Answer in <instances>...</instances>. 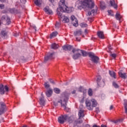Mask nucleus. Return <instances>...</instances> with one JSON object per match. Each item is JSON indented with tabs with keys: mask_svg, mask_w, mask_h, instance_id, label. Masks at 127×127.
I'll list each match as a JSON object with an SVG mask.
<instances>
[{
	"mask_svg": "<svg viewBox=\"0 0 127 127\" xmlns=\"http://www.w3.org/2000/svg\"><path fill=\"white\" fill-rule=\"evenodd\" d=\"M95 6L94 2L91 0H84V1L77 0L76 2L75 7L78 9L84 8L85 10L88 8H93Z\"/></svg>",
	"mask_w": 127,
	"mask_h": 127,
	"instance_id": "1",
	"label": "nucleus"
},
{
	"mask_svg": "<svg viewBox=\"0 0 127 127\" xmlns=\"http://www.w3.org/2000/svg\"><path fill=\"white\" fill-rule=\"evenodd\" d=\"M59 8L57 9V14L59 18H62V13L58 11L59 9L62 12H67L70 13L73 11V8L68 7L65 4V0H61L59 3Z\"/></svg>",
	"mask_w": 127,
	"mask_h": 127,
	"instance_id": "2",
	"label": "nucleus"
},
{
	"mask_svg": "<svg viewBox=\"0 0 127 127\" xmlns=\"http://www.w3.org/2000/svg\"><path fill=\"white\" fill-rule=\"evenodd\" d=\"M69 95L70 94L66 92H64L62 94L61 99L58 102V103L61 104V107L64 108V111H66L67 109V102H68Z\"/></svg>",
	"mask_w": 127,
	"mask_h": 127,
	"instance_id": "3",
	"label": "nucleus"
},
{
	"mask_svg": "<svg viewBox=\"0 0 127 127\" xmlns=\"http://www.w3.org/2000/svg\"><path fill=\"white\" fill-rule=\"evenodd\" d=\"M81 53L82 56L85 57L88 55L89 57L91 59V61L94 63H98L99 62V57L95 56V54L93 53H87L86 52H84V51L81 50Z\"/></svg>",
	"mask_w": 127,
	"mask_h": 127,
	"instance_id": "4",
	"label": "nucleus"
},
{
	"mask_svg": "<svg viewBox=\"0 0 127 127\" xmlns=\"http://www.w3.org/2000/svg\"><path fill=\"white\" fill-rule=\"evenodd\" d=\"M67 118L68 117H67L66 115H61L58 118V122L60 124H63L64 123H65V122H66Z\"/></svg>",
	"mask_w": 127,
	"mask_h": 127,
	"instance_id": "5",
	"label": "nucleus"
},
{
	"mask_svg": "<svg viewBox=\"0 0 127 127\" xmlns=\"http://www.w3.org/2000/svg\"><path fill=\"white\" fill-rule=\"evenodd\" d=\"M97 85H98L99 87H104V86H105V80H102V77L100 75L97 77Z\"/></svg>",
	"mask_w": 127,
	"mask_h": 127,
	"instance_id": "6",
	"label": "nucleus"
},
{
	"mask_svg": "<svg viewBox=\"0 0 127 127\" xmlns=\"http://www.w3.org/2000/svg\"><path fill=\"white\" fill-rule=\"evenodd\" d=\"M71 23L73 24V26H75V27H77L78 26V20H77V18L75 17V16L71 15L70 17Z\"/></svg>",
	"mask_w": 127,
	"mask_h": 127,
	"instance_id": "7",
	"label": "nucleus"
},
{
	"mask_svg": "<svg viewBox=\"0 0 127 127\" xmlns=\"http://www.w3.org/2000/svg\"><path fill=\"white\" fill-rule=\"evenodd\" d=\"M53 56H54V53L48 54L47 57H45V62H47L48 60H51V59H53Z\"/></svg>",
	"mask_w": 127,
	"mask_h": 127,
	"instance_id": "8",
	"label": "nucleus"
},
{
	"mask_svg": "<svg viewBox=\"0 0 127 127\" xmlns=\"http://www.w3.org/2000/svg\"><path fill=\"white\" fill-rule=\"evenodd\" d=\"M2 20H4V21H6V24L8 25L10 24V19H9V17L6 15L2 16L1 17Z\"/></svg>",
	"mask_w": 127,
	"mask_h": 127,
	"instance_id": "9",
	"label": "nucleus"
},
{
	"mask_svg": "<svg viewBox=\"0 0 127 127\" xmlns=\"http://www.w3.org/2000/svg\"><path fill=\"white\" fill-rule=\"evenodd\" d=\"M64 50L65 51H71L73 49V47L71 45H66L63 47Z\"/></svg>",
	"mask_w": 127,
	"mask_h": 127,
	"instance_id": "10",
	"label": "nucleus"
},
{
	"mask_svg": "<svg viewBox=\"0 0 127 127\" xmlns=\"http://www.w3.org/2000/svg\"><path fill=\"white\" fill-rule=\"evenodd\" d=\"M39 101L40 105L43 106L45 103V101L44 100V96H43V93L42 92L41 94V97L39 98Z\"/></svg>",
	"mask_w": 127,
	"mask_h": 127,
	"instance_id": "11",
	"label": "nucleus"
},
{
	"mask_svg": "<svg viewBox=\"0 0 127 127\" xmlns=\"http://www.w3.org/2000/svg\"><path fill=\"white\" fill-rule=\"evenodd\" d=\"M85 104L86 105L87 109H88V110H89L90 111H92V110H93V106L92 105H91V102L89 101H86Z\"/></svg>",
	"mask_w": 127,
	"mask_h": 127,
	"instance_id": "12",
	"label": "nucleus"
},
{
	"mask_svg": "<svg viewBox=\"0 0 127 127\" xmlns=\"http://www.w3.org/2000/svg\"><path fill=\"white\" fill-rule=\"evenodd\" d=\"M110 4L111 6H113L115 8H118V5L116 3V1L115 0H110Z\"/></svg>",
	"mask_w": 127,
	"mask_h": 127,
	"instance_id": "13",
	"label": "nucleus"
},
{
	"mask_svg": "<svg viewBox=\"0 0 127 127\" xmlns=\"http://www.w3.org/2000/svg\"><path fill=\"white\" fill-rule=\"evenodd\" d=\"M44 11L46 12L48 14H53V12H52V10L50 9L49 8V7L46 6L44 9Z\"/></svg>",
	"mask_w": 127,
	"mask_h": 127,
	"instance_id": "14",
	"label": "nucleus"
},
{
	"mask_svg": "<svg viewBox=\"0 0 127 127\" xmlns=\"http://www.w3.org/2000/svg\"><path fill=\"white\" fill-rule=\"evenodd\" d=\"M119 75L120 77L121 78H123V79H126L127 78V73H123V70H121L119 72Z\"/></svg>",
	"mask_w": 127,
	"mask_h": 127,
	"instance_id": "15",
	"label": "nucleus"
},
{
	"mask_svg": "<svg viewBox=\"0 0 127 127\" xmlns=\"http://www.w3.org/2000/svg\"><path fill=\"white\" fill-rule=\"evenodd\" d=\"M97 35L99 38H101V39H104V38H105L104 32H103L102 31H98L97 32Z\"/></svg>",
	"mask_w": 127,
	"mask_h": 127,
	"instance_id": "16",
	"label": "nucleus"
},
{
	"mask_svg": "<svg viewBox=\"0 0 127 127\" xmlns=\"http://www.w3.org/2000/svg\"><path fill=\"white\" fill-rule=\"evenodd\" d=\"M78 117H79V119H80V118H84V117H85V114H84V110H80L79 111Z\"/></svg>",
	"mask_w": 127,
	"mask_h": 127,
	"instance_id": "17",
	"label": "nucleus"
},
{
	"mask_svg": "<svg viewBox=\"0 0 127 127\" xmlns=\"http://www.w3.org/2000/svg\"><path fill=\"white\" fill-rule=\"evenodd\" d=\"M123 16L121 15L120 13L119 12H117L115 15V18L117 19V20H119V21H121V19H122V18Z\"/></svg>",
	"mask_w": 127,
	"mask_h": 127,
	"instance_id": "18",
	"label": "nucleus"
},
{
	"mask_svg": "<svg viewBox=\"0 0 127 127\" xmlns=\"http://www.w3.org/2000/svg\"><path fill=\"white\" fill-rule=\"evenodd\" d=\"M52 93H53V90L52 89H50L46 92V96L47 97H51Z\"/></svg>",
	"mask_w": 127,
	"mask_h": 127,
	"instance_id": "19",
	"label": "nucleus"
},
{
	"mask_svg": "<svg viewBox=\"0 0 127 127\" xmlns=\"http://www.w3.org/2000/svg\"><path fill=\"white\" fill-rule=\"evenodd\" d=\"M79 57H81V54L80 53L74 54L72 55V58L74 60L78 59V58H79Z\"/></svg>",
	"mask_w": 127,
	"mask_h": 127,
	"instance_id": "20",
	"label": "nucleus"
},
{
	"mask_svg": "<svg viewBox=\"0 0 127 127\" xmlns=\"http://www.w3.org/2000/svg\"><path fill=\"white\" fill-rule=\"evenodd\" d=\"M97 13V10L95 9H92L90 12H88V16H90V15H91V16H94L95 15V13Z\"/></svg>",
	"mask_w": 127,
	"mask_h": 127,
	"instance_id": "21",
	"label": "nucleus"
},
{
	"mask_svg": "<svg viewBox=\"0 0 127 127\" xmlns=\"http://www.w3.org/2000/svg\"><path fill=\"white\" fill-rule=\"evenodd\" d=\"M91 102H92L93 108H96L97 105V101H96V100H95L94 99H92L91 100Z\"/></svg>",
	"mask_w": 127,
	"mask_h": 127,
	"instance_id": "22",
	"label": "nucleus"
},
{
	"mask_svg": "<svg viewBox=\"0 0 127 127\" xmlns=\"http://www.w3.org/2000/svg\"><path fill=\"white\" fill-rule=\"evenodd\" d=\"M0 94H1V95L4 94V88L2 84L0 85Z\"/></svg>",
	"mask_w": 127,
	"mask_h": 127,
	"instance_id": "23",
	"label": "nucleus"
},
{
	"mask_svg": "<svg viewBox=\"0 0 127 127\" xmlns=\"http://www.w3.org/2000/svg\"><path fill=\"white\" fill-rule=\"evenodd\" d=\"M109 74L112 78H114V79H116V72H115L114 71H111L109 70Z\"/></svg>",
	"mask_w": 127,
	"mask_h": 127,
	"instance_id": "24",
	"label": "nucleus"
},
{
	"mask_svg": "<svg viewBox=\"0 0 127 127\" xmlns=\"http://www.w3.org/2000/svg\"><path fill=\"white\" fill-rule=\"evenodd\" d=\"M35 4L36 5H37L38 6H39V5H41V3H42V0H35Z\"/></svg>",
	"mask_w": 127,
	"mask_h": 127,
	"instance_id": "25",
	"label": "nucleus"
},
{
	"mask_svg": "<svg viewBox=\"0 0 127 127\" xmlns=\"http://www.w3.org/2000/svg\"><path fill=\"white\" fill-rule=\"evenodd\" d=\"M74 35L75 36H80V35H82V31L81 30H78L74 32Z\"/></svg>",
	"mask_w": 127,
	"mask_h": 127,
	"instance_id": "26",
	"label": "nucleus"
},
{
	"mask_svg": "<svg viewBox=\"0 0 127 127\" xmlns=\"http://www.w3.org/2000/svg\"><path fill=\"white\" fill-rule=\"evenodd\" d=\"M67 119L66 120L67 122H68V123H72V122H73V117L72 116H68V115H67Z\"/></svg>",
	"mask_w": 127,
	"mask_h": 127,
	"instance_id": "27",
	"label": "nucleus"
},
{
	"mask_svg": "<svg viewBox=\"0 0 127 127\" xmlns=\"http://www.w3.org/2000/svg\"><path fill=\"white\" fill-rule=\"evenodd\" d=\"M58 34V33L57 31H55L53 32L51 35H50V39H52L54 37H55Z\"/></svg>",
	"mask_w": 127,
	"mask_h": 127,
	"instance_id": "28",
	"label": "nucleus"
},
{
	"mask_svg": "<svg viewBox=\"0 0 127 127\" xmlns=\"http://www.w3.org/2000/svg\"><path fill=\"white\" fill-rule=\"evenodd\" d=\"M58 47H59V46L58 44H56V43H54L51 45V48L52 49H57Z\"/></svg>",
	"mask_w": 127,
	"mask_h": 127,
	"instance_id": "29",
	"label": "nucleus"
},
{
	"mask_svg": "<svg viewBox=\"0 0 127 127\" xmlns=\"http://www.w3.org/2000/svg\"><path fill=\"white\" fill-rule=\"evenodd\" d=\"M54 92H55L56 94H60V92H61V91L60 90V89L58 88H55L54 89Z\"/></svg>",
	"mask_w": 127,
	"mask_h": 127,
	"instance_id": "30",
	"label": "nucleus"
},
{
	"mask_svg": "<svg viewBox=\"0 0 127 127\" xmlns=\"http://www.w3.org/2000/svg\"><path fill=\"white\" fill-rule=\"evenodd\" d=\"M88 94L90 97H91V96H93V90L92 89L89 88L88 90Z\"/></svg>",
	"mask_w": 127,
	"mask_h": 127,
	"instance_id": "31",
	"label": "nucleus"
},
{
	"mask_svg": "<svg viewBox=\"0 0 127 127\" xmlns=\"http://www.w3.org/2000/svg\"><path fill=\"white\" fill-rule=\"evenodd\" d=\"M7 34V33H6V32L4 31H2L0 33L1 36L2 37H4L5 36H6Z\"/></svg>",
	"mask_w": 127,
	"mask_h": 127,
	"instance_id": "32",
	"label": "nucleus"
},
{
	"mask_svg": "<svg viewBox=\"0 0 127 127\" xmlns=\"http://www.w3.org/2000/svg\"><path fill=\"white\" fill-rule=\"evenodd\" d=\"M8 11L10 12V13H14L15 12V8H8Z\"/></svg>",
	"mask_w": 127,
	"mask_h": 127,
	"instance_id": "33",
	"label": "nucleus"
},
{
	"mask_svg": "<svg viewBox=\"0 0 127 127\" xmlns=\"http://www.w3.org/2000/svg\"><path fill=\"white\" fill-rule=\"evenodd\" d=\"M63 21L64 23L69 22V18L67 17L64 16L63 19Z\"/></svg>",
	"mask_w": 127,
	"mask_h": 127,
	"instance_id": "34",
	"label": "nucleus"
},
{
	"mask_svg": "<svg viewBox=\"0 0 127 127\" xmlns=\"http://www.w3.org/2000/svg\"><path fill=\"white\" fill-rule=\"evenodd\" d=\"M109 15H111V16H114V12L111 10H108Z\"/></svg>",
	"mask_w": 127,
	"mask_h": 127,
	"instance_id": "35",
	"label": "nucleus"
},
{
	"mask_svg": "<svg viewBox=\"0 0 127 127\" xmlns=\"http://www.w3.org/2000/svg\"><path fill=\"white\" fill-rule=\"evenodd\" d=\"M113 86L116 88V89H118L119 88V85L116 83V82H113Z\"/></svg>",
	"mask_w": 127,
	"mask_h": 127,
	"instance_id": "36",
	"label": "nucleus"
},
{
	"mask_svg": "<svg viewBox=\"0 0 127 127\" xmlns=\"http://www.w3.org/2000/svg\"><path fill=\"white\" fill-rule=\"evenodd\" d=\"M55 27L56 28H57V29H58V28L60 27V22H57L55 25Z\"/></svg>",
	"mask_w": 127,
	"mask_h": 127,
	"instance_id": "37",
	"label": "nucleus"
},
{
	"mask_svg": "<svg viewBox=\"0 0 127 127\" xmlns=\"http://www.w3.org/2000/svg\"><path fill=\"white\" fill-rule=\"evenodd\" d=\"M81 27H87L88 26V25L85 23H81L80 24Z\"/></svg>",
	"mask_w": 127,
	"mask_h": 127,
	"instance_id": "38",
	"label": "nucleus"
},
{
	"mask_svg": "<svg viewBox=\"0 0 127 127\" xmlns=\"http://www.w3.org/2000/svg\"><path fill=\"white\" fill-rule=\"evenodd\" d=\"M4 111V109L3 108H0V115H2L3 114V112Z\"/></svg>",
	"mask_w": 127,
	"mask_h": 127,
	"instance_id": "39",
	"label": "nucleus"
},
{
	"mask_svg": "<svg viewBox=\"0 0 127 127\" xmlns=\"http://www.w3.org/2000/svg\"><path fill=\"white\" fill-rule=\"evenodd\" d=\"M44 85H45V87L46 88V89H48V88H49V87H50V85L47 82H46L45 83Z\"/></svg>",
	"mask_w": 127,
	"mask_h": 127,
	"instance_id": "40",
	"label": "nucleus"
},
{
	"mask_svg": "<svg viewBox=\"0 0 127 127\" xmlns=\"http://www.w3.org/2000/svg\"><path fill=\"white\" fill-rule=\"evenodd\" d=\"M75 124L76 125V124H82L83 123V121L82 120H76L75 122Z\"/></svg>",
	"mask_w": 127,
	"mask_h": 127,
	"instance_id": "41",
	"label": "nucleus"
},
{
	"mask_svg": "<svg viewBox=\"0 0 127 127\" xmlns=\"http://www.w3.org/2000/svg\"><path fill=\"white\" fill-rule=\"evenodd\" d=\"M83 91H84V88H83V87L80 86L78 88V92H83Z\"/></svg>",
	"mask_w": 127,
	"mask_h": 127,
	"instance_id": "42",
	"label": "nucleus"
},
{
	"mask_svg": "<svg viewBox=\"0 0 127 127\" xmlns=\"http://www.w3.org/2000/svg\"><path fill=\"white\" fill-rule=\"evenodd\" d=\"M110 56H111V57H112L113 58H114L115 59V58H116L117 57V54H110Z\"/></svg>",
	"mask_w": 127,
	"mask_h": 127,
	"instance_id": "43",
	"label": "nucleus"
},
{
	"mask_svg": "<svg viewBox=\"0 0 127 127\" xmlns=\"http://www.w3.org/2000/svg\"><path fill=\"white\" fill-rule=\"evenodd\" d=\"M79 49L76 50L75 49H73L72 50V53H76V52L79 51Z\"/></svg>",
	"mask_w": 127,
	"mask_h": 127,
	"instance_id": "44",
	"label": "nucleus"
},
{
	"mask_svg": "<svg viewBox=\"0 0 127 127\" xmlns=\"http://www.w3.org/2000/svg\"><path fill=\"white\" fill-rule=\"evenodd\" d=\"M0 9H3L4 8V5L3 4H0Z\"/></svg>",
	"mask_w": 127,
	"mask_h": 127,
	"instance_id": "45",
	"label": "nucleus"
},
{
	"mask_svg": "<svg viewBox=\"0 0 127 127\" xmlns=\"http://www.w3.org/2000/svg\"><path fill=\"white\" fill-rule=\"evenodd\" d=\"M0 105H1V108H3V109H4V107L5 106V104H4V103H1Z\"/></svg>",
	"mask_w": 127,
	"mask_h": 127,
	"instance_id": "46",
	"label": "nucleus"
},
{
	"mask_svg": "<svg viewBox=\"0 0 127 127\" xmlns=\"http://www.w3.org/2000/svg\"><path fill=\"white\" fill-rule=\"evenodd\" d=\"M124 106L127 107V100H124Z\"/></svg>",
	"mask_w": 127,
	"mask_h": 127,
	"instance_id": "47",
	"label": "nucleus"
},
{
	"mask_svg": "<svg viewBox=\"0 0 127 127\" xmlns=\"http://www.w3.org/2000/svg\"><path fill=\"white\" fill-rule=\"evenodd\" d=\"M4 89H5L6 92H8V87H7V86L5 85L4 86Z\"/></svg>",
	"mask_w": 127,
	"mask_h": 127,
	"instance_id": "48",
	"label": "nucleus"
},
{
	"mask_svg": "<svg viewBox=\"0 0 127 127\" xmlns=\"http://www.w3.org/2000/svg\"><path fill=\"white\" fill-rule=\"evenodd\" d=\"M95 111L96 113H100V110L99 109V108L97 107L95 108Z\"/></svg>",
	"mask_w": 127,
	"mask_h": 127,
	"instance_id": "49",
	"label": "nucleus"
},
{
	"mask_svg": "<svg viewBox=\"0 0 127 127\" xmlns=\"http://www.w3.org/2000/svg\"><path fill=\"white\" fill-rule=\"evenodd\" d=\"M100 7H101V8L104 9V8H106V6L103 5L102 4H100Z\"/></svg>",
	"mask_w": 127,
	"mask_h": 127,
	"instance_id": "50",
	"label": "nucleus"
},
{
	"mask_svg": "<svg viewBox=\"0 0 127 127\" xmlns=\"http://www.w3.org/2000/svg\"><path fill=\"white\" fill-rule=\"evenodd\" d=\"M20 1L22 3H25V2H26V0H20Z\"/></svg>",
	"mask_w": 127,
	"mask_h": 127,
	"instance_id": "51",
	"label": "nucleus"
},
{
	"mask_svg": "<svg viewBox=\"0 0 127 127\" xmlns=\"http://www.w3.org/2000/svg\"><path fill=\"white\" fill-rule=\"evenodd\" d=\"M111 122L112 123H114V124H118V122H119V121L113 120V121H111Z\"/></svg>",
	"mask_w": 127,
	"mask_h": 127,
	"instance_id": "52",
	"label": "nucleus"
},
{
	"mask_svg": "<svg viewBox=\"0 0 127 127\" xmlns=\"http://www.w3.org/2000/svg\"><path fill=\"white\" fill-rule=\"evenodd\" d=\"M50 82H51L52 84H55V82L52 79L50 80Z\"/></svg>",
	"mask_w": 127,
	"mask_h": 127,
	"instance_id": "53",
	"label": "nucleus"
},
{
	"mask_svg": "<svg viewBox=\"0 0 127 127\" xmlns=\"http://www.w3.org/2000/svg\"><path fill=\"white\" fill-rule=\"evenodd\" d=\"M76 39L77 41H81V39L80 38L76 37Z\"/></svg>",
	"mask_w": 127,
	"mask_h": 127,
	"instance_id": "54",
	"label": "nucleus"
},
{
	"mask_svg": "<svg viewBox=\"0 0 127 127\" xmlns=\"http://www.w3.org/2000/svg\"><path fill=\"white\" fill-rule=\"evenodd\" d=\"M125 113L127 114V107H125Z\"/></svg>",
	"mask_w": 127,
	"mask_h": 127,
	"instance_id": "55",
	"label": "nucleus"
},
{
	"mask_svg": "<svg viewBox=\"0 0 127 127\" xmlns=\"http://www.w3.org/2000/svg\"><path fill=\"white\" fill-rule=\"evenodd\" d=\"M71 93L72 94V95H74V94H76V90L72 91Z\"/></svg>",
	"mask_w": 127,
	"mask_h": 127,
	"instance_id": "56",
	"label": "nucleus"
},
{
	"mask_svg": "<svg viewBox=\"0 0 127 127\" xmlns=\"http://www.w3.org/2000/svg\"><path fill=\"white\" fill-rule=\"evenodd\" d=\"M114 109V106L113 105H111L110 108V110H113Z\"/></svg>",
	"mask_w": 127,
	"mask_h": 127,
	"instance_id": "57",
	"label": "nucleus"
},
{
	"mask_svg": "<svg viewBox=\"0 0 127 127\" xmlns=\"http://www.w3.org/2000/svg\"><path fill=\"white\" fill-rule=\"evenodd\" d=\"M108 49H109L110 50H112V47L111 46V45H109L108 46Z\"/></svg>",
	"mask_w": 127,
	"mask_h": 127,
	"instance_id": "58",
	"label": "nucleus"
},
{
	"mask_svg": "<svg viewBox=\"0 0 127 127\" xmlns=\"http://www.w3.org/2000/svg\"><path fill=\"white\" fill-rule=\"evenodd\" d=\"M92 127H100L98 126V125H94Z\"/></svg>",
	"mask_w": 127,
	"mask_h": 127,
	"instance_id": "59",
	"label": "nucleus"
},
{
	"mask_svg": "<svg viewBox=\"0 0 127 127\" xmlns=\"http://www.w3.org/2000/svg\"><path fill=\"white\" fill-rule=\"evenodd\" d=\"M101 127H107V126L104 125H102Z\"/></svg>",
	"mask_w": 127,
	"mask_h": 127,
	"instance_id": "60",
	"label": "nucleus"
},
{
	"mask_svg": "<svg viewBox=\"0 0 127 127\" xmlns=\"http://www.w3.org/2000/svg\"><path fill=\"white\" fill-rule=\"evenodd\" d=\"M0 1H1V2H4V1H5V0H0Z\"/></svg>",
	"mask_w": 127,
	"mask_h": 127,
	"instance_id": "61",
	"label": "nucleus"
},
{
	"mask_svg": "<svg viewBox=\"0 0 127 127\" xmlns=\"http://www.w3.org/2000/svg\"><path fill=\"white\" fill-rule=\"evenodd\" d=\"M19 34H20V33H19L18 34H16L15 35V36H18V35H19Z\"/></svg>",
	"mask_w": 127,
	"mask_h": 127,
	"instance_id": "62",
	"label": "nucleus"
},
{
	"mask_svg": "<svg viewBox=\"0 0 127 127\" xmlns=\"http://www.w3.org/2000/svg\"><path fill=\"white\" fill-rule=\"evenodd\" d=\"M83 102H84V98H82L81 99V101H80V103H83Z\"/></svg>",
	"mask_w": 127,
	"mask_h": 127,
	"instance_id": "63",
	"label": "nucleus"
},
{
	"mask_svg": "<svg viewBox=\"0 0 127 127\" xmlns=\"http://www.w3.org/2000/svg\"><path fill=\"white\" fill-rule=\"evenodd\" d=\"M85 127H90V125H86L85 126Z\"/></svg>",
	"mask_w": 127,
	"mask_h": 127,
	"instance_id": "64",
	"label": "nucleus"
}]
</instances>
